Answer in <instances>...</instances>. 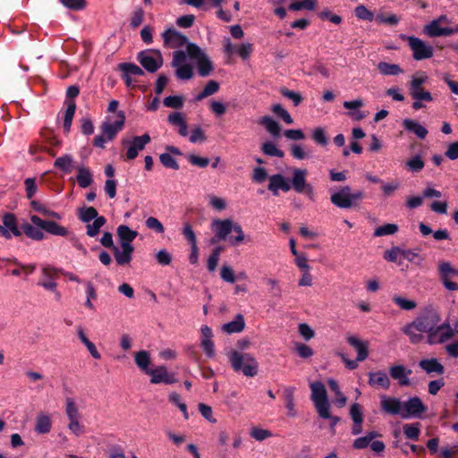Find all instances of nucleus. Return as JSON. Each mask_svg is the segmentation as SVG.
Here are the masks:
<instances>
[{"instance_id": "obj_1", "label": "nucleus", "mask_w": 458, "mask_h": 458, "mask_svg": "<svg viewBox=\"0 0 458 458\" xmlns=\"http://www.w3.org/2000/svg\"><path fill=\"white\" fill-rule=\"evenodd\" d=\"M229 360L233 369L235 371H242L246 377H254L258 372L257 360L250 353L242 354L233 351Z\"/></svg>"}, {"instance_id": "obj_2", "label": "nucleus", "mask_w": 458, "mask_h": 458, "mask_svg": "<svg viewBox=\"0 0 458 458\" xmlns=\"http://www.w3.org/2000/svg\"><path fill=\"white\" fill-rule=\"evenodd\" d=\"M310 398L316 407L318 415L323 419L330 418V404L324 384L320 381L312 382L310 384Z\"/></svg>"}, {"instance_id": "obj_3", "label": "nucleus", "mask_w": 458, "mask_h": 458, "mask_svg": "<svg viewBox=\"0 0 458 458\" xmlns=\"http://www.w3.org/2000/svg\"><path fill=\"white\" fill-rule=\"evenodd\" d=\"M362 191L352 192L349 186L341 187L337 192L331 195V202L340 208H351L358 206L359 201L363 198Z\"/></svg>"}, {"instance_id": "obj_4", "label": "nucleus", "mask_w": 458, "mask_h": 458, "mask_svg": "<svg viewBox=\"0 0 458 458\" xmlns=\"http://www.w3.org/2000/svg\"><path fill=\"white\" fill-rule=\"evenodd\" d=\"M413 322L419 327V332L429 333V338L431 339V333H435L440 322V316L436 310L427 308L420 313Z\"/></svg>"}, {"instance_id": "obj_5", "label": "nucleus", "mask_w": 458, "mask_h": 458, "mask_svg": "<svg viewBox=\"0 0 458 458\" xmlns=\"http://www.w3.org/2000/svg\"><path fill=\"white\" fill-rule=\"evenodd\" d=\"M402 38L407 40L414 60L420 61L433 56V47L420 38L414 36H403Z\"/></svg>"}, {"instance_id": "obj_6", "label": "nucleus", "mask_w": 458, "mask_h": 458, "mask_svg": "<svg viewBox=\"0 0 458 458\" xmlns=\"http://www.w3.org/2000/svg\"><path fill=\"white\" fill-rule=\"evenodd\" d=\"M137 59L148 72H157L163 64V57L158 50L141 51L138 54Z\"/></svg>"}, {"instance_id": "obj_7", "label": "nucleus", "mask_w": 458, "mask_h": 458, "mask_svg": "<svg viewBox=\"0 0 458 458\" xmlns=\"http://www.w3.org/2000/svg\"><path fill=\"white\" fill-rule=\"evenodd\" d=\"M308 172L306 169L295 168L293 171L292 185L298 193H304L310 199L313 198V187L307 182Z\"/></svg>"}, {"instance_id": "obj_8", "label": "nucleus", "mask_w": 458, "mask_h": 458, "mask_svg": "<svg viewBox=\"0 0 458 458\" xmlns=\"http://www.w3.org/2000/svg\"><path fill=\"white\" fill-rule=\"evenodd\" d=\"M30 220L34 225L45 230L51 234L59 236H65L68 234V230L55 221H46L36 215H32L30 216Z\"/></svg>"}, {"instance_id": "obj_9", "label": "nucleus", "mask_w": 458, "mask_h": 458, "mask_svg": "<svg viewBox=\"0 0 458 458\" xmlns=\"http://www.w3.org/2000/svg\"><path fill=\"white\" fill-rule=\"evenodd\" d=\"M125 122L124 113L120 111L117 113V120L114 122H111L110 120L106 121L102 124V131L103 134L106 137L108 140H112L114 139L115 135L118 131H120Z\"/></svg>"}, {"instance_id": "obj_10", "label": "nucleus", "mask_w": 458, "mask_h": 458, "mask_svg": "<svg viewBox=\"0 0 458 458\" xmlns=\"http://www.w3.org/2000/svg\"><path fill=\"white\" fill-rule=\"evenodd\" d=\"M440 25V23L433 20L424 26L423 32L429 38L451 36L458 33V24L454 28H443Z\"/></svg>"}, {"instance_id": "obj_11", "label": "nucleus", "mask_w": 458, "mask_h": 458, "mask_svg": "<svg viewBox=\"0 0 458 458\" xmlns=\"http://www.w3.org/2000/svg\"><path fill=\"white\" fill-rule=\"evenodd\" d=\"M426 411V407L419 397L410 398L403 403L402 418L407 419L411 416H417Z\"/></svg>"}, {"instance_id": "obj_12", "label": "nucleus", "mask_w": 458, "mask_h": 458, "mask_svg": "<svg viewBox=\"0 0 458 458\" xmlns=\"http://www.w3.org/2000/svg\"><path fill=\"white\" fill-rule=\"evenodd\" d=\"M164 45L170 48L182 47L187 42V38L174 29H168L162 34Z\"/></svg>"}, {"instance_id": "obj_13", "label": "nucleus", "mask_w": 458, "mask_h": 458, "mask_svg": "<svg viewBox=\"0 0 458 458\" xmlns=\"http://www.w3.org/2000/svg\"><path fill=\"white\" fill-rule=\"evenodd\" d=\"M146 373L151 376L150 382L152 384L164 383L168 385L176 381L174 375L168 373L166 368L163 366L157 367L155 369L147 370Z\"/></svg>"}, {"instance_id": "obj_14", "label": "nucleus", "mask_w": 458, "mask_h": 458, "mask_svg": "<svg viewBox=\"0 0 458 458\" xmlns=\"http://www.w3.org/2000/svg\"><path fill=\"white\" fill-rule=\"evenodd\" d=\"M150 141V137L148 134H143L142 136H136L130 142V147L126 152V157L129 160H132L136 158L138 156V152L142 150L145 146Z\"/></svg>"}, {"instance_id": "obj_15", "label": "nucleus", "mask_w": 458, "mask_h": 458, "mask_svg": "<svg viewBox=\"0 0 458 458\" xmlns=\"http://www.w3.org/2000/svg\"><path fill=\"white\" fill-rule=\"evenodd\" d=\"M380 405L383 411L392 415L399 414L402 417L403 403L397 398L382 395Z\"/></svg>"}, {"instance_id": "obj_16", "label": "nucleus", "mask_w": 458, "mask_h": 458, "mask_svg": "<svg viewBox=\"0 0 458 458\" xmlns=\"http://www.w3.org/2000/svg\"><path fill=\"white\" fill-rule=\"evenodd\" d=\"M233 223L231 219H214L211 223V229L214 233L225 240L233 231Z\"/></svg>"}, {"instance_id": "obj_17", "label": "nucleus", "mask_w": 458, "mask_h": 458, "mask_svg": "<svg viewBox=\"0 0 458 458\" xmlns=\"http://www.w3.org/2000/svg\"><path fill=\"white\" fill-rule=\"evenodd\" d=\"M390 376L393 379L397 380L399 385L406 386L411 384L409 376L411 374V369H406L403 365H394L389 369Z\"/></svg>"}, {"instance_id": "obj_18", "label": "nucleus", "mask_w": 458, "mask_h": 458, "mask_svg": "<svg viewBox=\"0 0 458 458\" xmlns=\"http://www.w3.org/2000/svg\"><path fill=\"white\" fill-rule=\"evenodd\" d=\"M347 343L357 351V360H364L369 356V344L362 341L355 335H349L346 338Z\"/></svg>"}, {"instance_id": "obj_19", "label": "nucleus", "mask_w": 458, "mask_h": 458, "mask_svg": "<svg viewBox=\"0 0 458 458\" xmlns=\"http://www.w3.org/2000/svg\"><path fill=\"white\" fill-rule=\"evenodd\" d=\"M121 247L122 251L117 247H113L114 256L119 265H125L131 261L134 248L127 243H122Z\"/></svg>"}, {"instance_id": "obj_20", "label": "nucleus", "mask_w": 458, "mask_h": 458, "mask_svg": "<svg viewBox=\"0 0 458 458\" xmlns=\"http://www.w3.org/2000/svg\"><path fill=\"white\" fill-rule=\"evenodd\" d=\"M454 329H452L449 324L437 326L435 333H431L430 342L444 343L454 336Z\"/></svg>"}, {"instance_id": "obj_21", "label": "nucleus", "mask_w": 458, "mask_h": 458, "mask_svg": "<svg viewBox=\"0 0 458 458\" xmlns=\"http://www.w3.org/2000/svg\"><path fill=\"white\" fill-rule=\"evenodd\" d=\"M267 188L269 191H273L275 195H277L279 189L284 191H288L291 189V185L282 174H277L270 176Z\"/></svg>"}, {"instance_id": "obj_22", "label": "nucleus", "mask_w": 458, "mask_h": 458, "mask_svg": "<svg viewBox=\"0 0 458 458\" xmlns=\"http://www.w3.org/2000/svg\"><path fill=\"white\" fill-rule=\"evenodd\" d=\"M419 366L428 374L436 373L442 375L445 372L444 366L436 358L421 360L419 362Z\"/></svg>"}, {"instance_id": "obj_23", "label": "nucleus", "mask_w": 458, "mask_h": 458, "mask_svg": "<svg viewBox=\"0 0 458 458\" xmlns=\"http://www.w3.org/2000/svg\"><path fill=\"white\" fill-rule=\"evenodd\" d=\"M168 122L178 127V133L185 137L188 135V125L185 121L184 115L182 113L174 112L168 115Z\"/></svg>"}, {"instance_id": "obj_24", "label": "nucleus", "mask_w": 458, "mask_h": 458, "mask_svg": "<svg viewBox=\"0 0 458 458\" xmlns=\"http://www.w3.org/2000/svg\"><path fill=\"white\" fill-rule=\"evenodd\" d=\"M369 384L372 386H378L388 389L390 386V379L383 371L369 373Z\"/></svg>"}, {"instance_id": "obj_25", "label": "nucleus", "mask_w": 458, "mask_h": 458, "mask_svg": "<svg viewBox=\"0 0 458 458\" xmlns=\"http://www.w3.org/2000/svg\"><path fill=\"white\" fill-rule=\"evenodd\" d=\"M403 125L407 131L413 132L420 140H424L428 135V130L411 119H404Z\"/></svg>"}, {"instance_id": "obj_26", "label": "nucleus", "mask_w": 458, "mask_h": 458, "mask_svg": "<svg viewBox=\"0 0 458 458\" xmlns=\"http://www.w3.org/2000/svg\"><path fill=\"white\" fill-rule=\"evenodd\" d=\"M245 327L243 316L238 314L235 316L234 320L226 323L223 326V330L228 334L240 333Z\"/></svg>"}, {"instance_id": "obj_27", "label": "nucleus", "mask_w": 458, "mask_h": 458, "mask_svg": "<svg viewBox=\"0 0 458 458\" xmlns=\"http://www.w3.org/2000/svg\"><path fill=\"white\" fill-rule=\"evenodd\" d=\"M284 398L287 408V416L293 418L297 415L294 404V388L287 387L284 390Z\"/></svg>"}, {"instance_id": "obj_28", "label": "nucleus", "mask_w": 458, "mask_h": 458, "mask_svg": "<svg viewBox=\"0 0 458 458\" xmlns=\"http://www.w3.org/2000/svg\"><path fill=\"white\" fill-rule=\"evenodd\" d=\"M4 225L15 236H21V231L18 227L17 218L13 213H6L3 216Z\"/></svg>"}, {"instance_id": "obj_29", "label": "nucleus", "mask_w": 458, "mask_h": 458, "mask_svg": "<svg viewBox=\"0 0 458 458\" xmlns=\"http://www.w3.org/2000/svg\"><path fill=\"white\" fill-rule=\"evenodd\" d=\"M259 123L264 126L267 131L275 137L280 135L281 127L277 122L273 120L270 116H263L259 119Z\"/></svg>"}, {"instance_id": "obj_30", "label": "nucleus", "mask_w": 458, "mask_h": 458, "mask_svg": "<svg viewBox=\"0 0 458 458\" xmlns=\"http://www.w3.org/2000/svg\"><path fill=\"white\" fill-rule=\"evenodd\" d=\"M22 232L28 236L29 238L35 240V241H40L44 238L45 234L42 232L43 229L33 226L32 225L25 222L21 226Z\"/></svg>"}, {"instance_id": "obj_31", "label": "nucleus", "mask_w": 458, "mask_h": 458, "mask_svg": "<svg viewBox=\"0 0 458 458\" xmlns=\"http://www.w3.org/2000/svg\"><path fill=\"white\" fill-rule=\"evenodd\" d=\"M378 72L382 75H398L403 72L399 64H388L386 62H379L377 65Z\"/></svg>"}, {"instance_id": "obj_32", "label": "nucleus", "mask_w": 458, "mask_h": 458, "mask_svg": "<svg viewBox=\"0 0 458 458\" xmlns=\"http://www.w3.org/2000/svg\"><path fill=\"white\" fill-rule=\"evenodd\" d=\"M78 174H77V182L78 184L81 188H87L92 183V174L89 168L85 166H78L77 167Z\"/></svg>"}, {"instance_id": "obj_33", "label": "nucleus", "mask_w": 458, "mask_h": 458, "mask_svg": "<svg viewBox=\"0 0 458 458\" xmlns=\"http://www.w3.org/2000/svg\"><path fill=\"white\" fill-rule=\"evenodd\" d=\"M402 331L409 336L412 344H418L422 341L423 335L419 332V327L412 321L403 327Z\"/></svg>"}, {"instance_id": "obj_34", "label": "nucleus", "mask_w": 458, "mask_h": 458, "mask_svg": "<svg viewBox=\"0 0 458 458\" xmlns=\"http://www.w3.org/2000/svg\"><path fill=\"white\" fill-rule=\"evenodd\" d=\"M73 158L70 155H64L55 159L54 166L64 173L72 172L73 168Z\"/></svg>"}, {"instance_id": "obj_35", "label": "nucleus", "mask_w": 458, "mask_h": 458, "mask_svg": "<svg viewBox=\"0 0 458 458\" xmlns=\"http://www.w3.org/2000/svg\"><path fill=\"white\" fill-rule=\"evenodd\" d=\"M51 425V420L47 415L39 414L36 419L35 430L39 434H46L50 431Z\"/></svg>"}, {"instance_id": "obj_36", "label": "nucleus", "mask_w": 458, "mask_h": 458, "mask_svg": "<svg viewBox=\"0 0 458 458\" xmlns=\"http://www.w3.org/2000/svg\"><path fill=\"white\" fill-rule=\"evenodd\" d=\"M117 233L121 240V244H131V242L137 236V232L131 230L127 225H120L117 228Z\"/></svg>"}, {"instance_id": "obj_37", "label": "nucleus", "mask_w": 458, "mask_h": 458, "mask_svg": "<svg viewBox=\"0 0 458 458\" xmlns=\"http://www.w3.org/2000/svg\"><path fill=\"white\" fill-rule=\"evenodd\" d=\"M196 62L199 74L202 77L209 75L214 69L212 63L206 55Z\"/></svg>"}, {"instance_id": "obj_38", "label": "nucleus", "mask_w": 458, "mask_h": 458, "mask_svg": "<svg viewBox=\"0 0 458 458\" xmlns=\"http://www.w3.org/2000/svg\"><path fill=\"white\" fill-rule=\"evenodd\" d=\"M219 89V83L216 81H209L206 87L204 88V89L199 94L196 96L195 99L196 101H200L213 94H215L216 92H217Z\"/></svg>"}, {"instance_id": "obj_39", "label": "nucleus", "mask_w": 458, "mask_h": 458, "mask_svg": "<svg viewBox=\"0 0 458 458\" xmlns=\"http://www.w3.org/2000/svg\"><path fill=\"white\" fill-rule=\"evenodd\" d=\"M30 206L35 211L39 212L45 216L52 217L57 220L61 219V216L58 213L47 208L44 205L37 200H32L30 202Z\"/></svg>"}, {"instance_id": "obj_40", "label": "nucleus", "mask_w": 458, "mask_h": 458, "mask_svg": "<svg viewBox=\"0 0 458 458\" xmlns=\"http://www.w3.org/2000/svg\"><path fill=\"white\" fill-rule=\"evenodd\" d=\"M79 217L81 221L85 223H89L91 220L97 219L98 216V213L97 209L93 207L81 208L79 210Z\"/></svg>"}, {"instance_id": "obj_41", "label": "nucleus", "mask_w": 458, "mask_h": 458, "mask_svg": "<svg viewBox=\"0 0 458 458\" xmlns=\"http://www.w3.org/2000/svg\"><path fill=\"white\" fill-rule=\"evenodd\" d=\"M76 110V104L73 100H70L64 114V127L69 131L72 126V118Z\"/></svg>"}, {"instance_id": "obj_42", "label": "nucleus", "mask_w": 458, "mask_h": 458, "mask_svg": "<svg viewBox=\"0 0 458 458\" xmlns=\"http://www.w3.org/2000/svg\"><path fill=\"white\" fill-rule=\"evenodd\" d=\"M106 220L104 216H99L94 220L92 224L87 225V234L94 237L99 233L100 228L106 224Z\"/></svg>"}, {"instance_id": "obj_43", "label": "nucleus", "mask_w": 458, "mask_h": 458, "mask_svg": "<svg viewBox=\"0 0 458 458\" xmlns=\"http://www.w3.org/2000/svg\"><path fill=\"white\" fill-rule=\"evenodd\" d=\"M394 302L403 310H411L417 307V303L412 300H408L404 297L395 295L393 297Z\"/></svg>"}, {"instance_id": "obj_44", "label": "nucleus", "mask_w": 458, "mask_h": 458, "mask_svg": "<svg viewBox=\"0 0 458 458\" xmlns=\"http://www.w3.org/2000/svg\"><path fill=\"white\" fill-rule=\"evenodd\" d=\"M377 437V433L375 431L369 432L365 437L357 438L353 443V447L356 449H363L369 445V444Z\"/></svg>"}, {"instance_id": "obj_45", "label": "nucleus", "mask_w": 458, "mask_h": 458, "mask_svg": "<svg viewBox=\"0 0 458 458\" xmlns=\"http://www.w3.org/2000/svg\"><path fill=\"white\" fill-rule=\"evenodd\" d=\"M119 69L126 74L132 75H143V70L134 64L123 63L119 64Z\"/></svg>"}, {"instance_id": "obj_46", "label": "nucleus", "mask_w": 458, "mask_h": 458, "mask_svg": "<svg viewBox=\"0 0 458 458\" xmlns=\"http://www.w3.org/2000/svg\"><path fill=\"white\" fill-rule=\"evenodd\" d=\"M427 80V77H416L413 76L411 78V81L410 82V95L413 96L414 92H422L424 91V88L422 87V84L425 83Z\"/></svg>"}, {"instance_id": "obj_47", "label": "nucleus", "mask_w": 458, "mask_h": 458, "mask_svg": "<svg viewBox=\"0 0 458 458\" xmlns=\"http://www.w3.org/2000/svg\"><path fill=\"white\" fill-rule=\"evenodd\" d=\"M397 231L398 226L395 224H386L377 227L374 232V235L377 237L390 235L394 234Z\"/></svg>"}, {"instance_id": "obj_48", "label": "nucleus", "mask_w": 458, "mask_h": 458, "mask_svg": "<svg viewBox=\"0 0 458 458\" xmlns=\"http://www.w3.org/2000/svg\"><path fill=\"white\" fill-rule=\"evenodd\" d=\"M66 414L69 420L80 419V412L78 407L72 398L66 399Z\"/></svg>"}, {"instance_id": "obj_49", "label": "nucleus", "mask_w": 458, "mask_h": 458, "mask_svg": "<svg viewBox=\"0 0 458 458\" xmlns=\"http://www.w3.org/2000/svg\"><path fill=\"white\" fill-rule=\"evenodd\" d=\"M328 386L336 395V403L341 407L344 406L346 403V397L340 391L337 382L335 381L334 379H329Z\"/></svg>"}, {"instance_id": "obj_50", "label": "nucleus", "mask_w": 458, "mask_h": 458, "mask_svg": "<svg viewBox=\"0 0 458 458\" xmlns=\"http://www.w3.org/2000/svg\"><path fill=\"white\" fill-rule=\"evenodd\" d=\"M135 361H136V364L141 369H143L145 371L148 370V367L150 363V359H149V355L147 352L140 351V352H137L135 355Z\"/></svg>"}, {"instance_id": "obj_51", "label": "nucleus", "mask_w": 458, "mask_h": 458, "mask_svg": "<svg viewBox=\"0 0 458 458\" xmlns=\"http://www.w3.org/2000/svg\"><path fill=\"white\" fill-rule=\"evenodd\" d=\"M438 268L441 278L451 277L453 275H458V270L453 268L449 262H440Z\"/></svg>"}, {"instance_id": "obj_52", "label": "nucleus", "mask_w": 458, "mask_h": 458, "mask_svg": "<svg viewBox=\"0 0 458 458\" xmlns=\"http://www.w3.org/2000/svg\"><path fill=\"white\" fill-rule=\"evenodd\" d=\"M250 435L257 441H263L266 438L270 437L272 436V433L267 429L253 427L250 431Z\"/></svg>"}, {"instance_id": "obj_53", "label": "nucleus", "mask_w": 458, "mask_h": 458, "mask_svg": "<svg viewBox=\"0 0 458 458\" xmlns=\"http://www.w3.org/2000/svg\"><path fill=\"white\" fill-rule=\"evenodd\" d=\"M262 151L271 157H284V153L278 149L276 146L272 142H266L262 145Z\"/></svg>"}, {"instance_id": "obj_54", "label": "nucleus", "mask_w": 458, "mask_h": 458, "mask_svg": "<svg viewBox=\"0 0 458 458\" xmlns=\"http://www.w3.org/2000/svg\"><path fill=\"white\" fill-rule=\"evenodd\" d=\"M175 74L180 80H190L193 76L192 67L190 64L176 67Z\"/></svg>"}, {"instance_id": "obj_55", "label": "nucleus", "mask_w": 458, "mask_h": 458, "mask_svg": "<svg viewBox=\"0 0 458 458\" xmlns=\"http://www.w3.org/2000/svg\"><path fill=\"white\" fill-rule=\"evenodd\" d=\"M272 111L281 117L287 124H292L293 120L290 114L280 104H275L272 106Z\"/></svg>"}, {"instance_id": "obj_56", "label": "nucleus", "mask_w": 458, "mask_h": 458, "mask_svg": "<svg viewBox=\"0 0 458 458\" xmlns=\"http://www.w3.org/2000/svg\"><path fill=\"white\" fill-rule=\"evenodd\" d=\"M163 103L167 107L179 109L183 106V98L181 96H169L164 99Z\"/></svg>"}, {"instance_id": "obj_57", "label": "nucleus", "mask_w": 458, "mask_h": 458, "mask_svg": "<svg viewBox=\"0 0 458 458\" xmlns=\"http://www.w3.org/2000/svg\"><path fill=\"white\" fill-rule=\"evenodd\" d=\"M315 0H303L290 4L289 9L292 11H299L301 9L313 10L315 8Z\"/></svg>"}, {"instance_id": "obj_58", "label": "nucleus", "mask_w": 458, "mask_h": 458, "mask_svg": "<svg viewBox=\"0 0 458 458\" xmlns=\"http://www.w3.org/2000/svg\"><path fill=\"white\" fill-rule=\"evenodd\" d=\"M187 53L191 59L198 61L206 54L195 44L188 43L187 44Z\"/></svg>"}, {"instance_id": "obj_59", "label": "nucleus", "mask_w": 458, "mask_h": 458, "mask_svg": "<svg viewBox=\"0 0 458 458\" xmlns=\"http://www.w3.org/2000/svg\"><path fill=\"white\" fill-rule=\"evenodd\" d=\"M280 92L284 97L291 99L293 102L294 106H296L300 105L302 101V97L298 92L292 91L286 88L281 89Z\"/></svg>"}, {"instance_id": "obj_60", "label": "nucleus", "mask_w": 458, "mask_h": 458, "mask_svg": "<svg viewBox=\"0 0 458 458\" xmlns=\"http://www.w3.org/2000/svg\"><path fill=\"white\" fill-rule=\"evenodd\" d=\"M160 162L165 167L172 168L174 170L179 169V165L176 160L168 153H163L159 157Z\"/></svg>"}, {"instance_id": "obj_61", "label": "nucleus", "mask_w": 458, "mask_h": 458, "mask_svg": "<svg viewBox=\"0 0 458 458\" xmlns=\"http://www.w3.org/2000/svg\"><path fill=\"white\" fill-rule=\"evenodd\" d=\"M355 14L360 20L371 21L374 19V13L364 5H359L355 8Z\"/></svg>"}, {"instance_id": "obj_62", "label": "nucleus", "mask_w": 458, "mask_h": 458, "mask_svg": "<svg viewBox=\"0 0 458 458\" xmlns=\"http://www.w3.org/2000/svg\"><path fill=\"white\" fill-rule=\"evenodd\" d=\"M312 139L322 146L327 144V138L326 136L325 130L322 127H317L312 133Z\"/></svg>"}, {"instance_id": "obj_63", "label": "nucleus", "mask_w": 458, "mask_h": 458, "mask_svg": "<svg viewBox=\"0 0 458 458\" xmlns=\"http://www.w3.org/2000/svg\"><path fill=\"white\" fill-rule=\"evenodd\" d=\"M405 436L410 439H418L420 435V428L418 424H407L403 427Z\"/></svg>"}, {"instance_id": "obj_64", "label": "nucleus", "mask_w": 458, "mask_h": 458, "mask_svg": "<svg viewBox=\"0 0 458 458\" xmlns=\"http://www.w3.org/2000/svg\"><path fill=\"white\" fill-rule=\"evenodd\" d=\"M408 168L412 172H420L424 167V161L420 157H414L406 163Z\"/></svg>"}]
</instances>
